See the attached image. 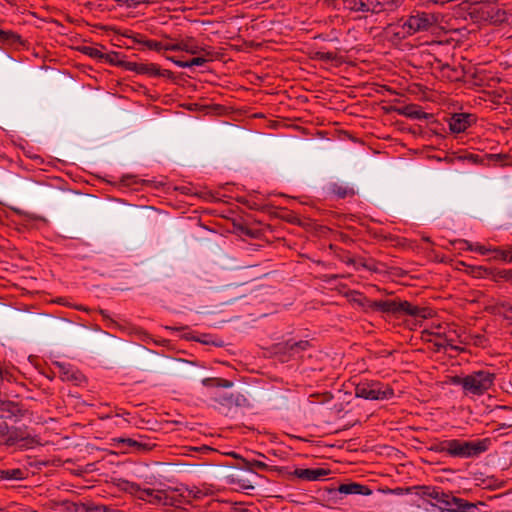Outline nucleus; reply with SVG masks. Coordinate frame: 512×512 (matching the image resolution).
I'll use <instances>...</instances> for the list:
<instances>
[{
	"label": "nucleus",
	"mask_w": 512,
	"mask_h": 512,
	"mask_svg": "<svg viewBox=\"0 0 512 512\" xmlns=\"http://www.w3.org/2000/svg\"><path fill=\"white\" fill-rule=\"evenodd\" d=\"M118 486L121 490L152 505L176 506L178 502L177 495L172 489L141 488L139 484L128 480H120Z\"/></svg>",
	"instance_id": "nucleus-1"
},
{
	"label": "nucleus",
	"mask_w": 512,
	"mask_h": 512,
	"mask_svg": "<svg viewBox=\"0 0 512 512\" xmlns=\"http://www.w3.org/2000/svg\"><path fill=\"white\" fill-rule=\"evenodd\" d=\"M496 375L488 370H478L466 376H453L451 383L462 387L465 395L481 396L494 385Z\"/></svg>",
	"instance_id": "nucleus-2"
},
{
	"label": "nucleus",
	"mask_w": 512,
	"mask_h": 512,
	"mask_svg": "<svg viewBox=\"0 0 512 512\" xmlns=\"http://www.w3.org/2000/svg\"><path fill=\"white\" fill-rule=\"evenodd\" d=\"M369 307L383 313L405 314L423 319L430 315L428 308L413 305L408 301L379 300L371 302Z\"/></svg>",
	"instance_id": "nucleus-3"
},
{
	"label": "nucleus",
	"mask_w": 512,
	"mask_h": 512,
	"mask_svg": "<svg viewBox=\"0 0 512 512\" xmlns=\"http://www.w3.org/2000/svg\"><path fill=\"white\" fill-rule=\"evenodd\" d=\"M439 20V14L414 10L403 22L401 27L405 35L411 36L416 33L427 32L437 27Z\"/></svg>",
	"instance_id": "nucleus-4"
},
{
	"label": "nucleus",
	"mask_w": 512,
	"mask_h": 512,
	"mask_svg": "<svg viewBox=\"0 0 512 512\" xmlns=\"http://www.w3.org/2000/svg\"><path fill=\"white\" fill-rule=\"evenodd\" d=\"M355 395L366 400H388L394 396V390L378 381H361L355 387Z\"/></svg>",
	"instance_id": "nucleus-5"
},
{
	"label": "nucleus",
	"mask_w": 512,
	"mask_h": 512,
	"mask_svg": "<svg viewBox=\"0 0 512 512\" xmlns=\"http://www.w3.org/2000/svg\"><path fill=\"white\" fill-rule=\"evenodd\" d=\"M311 344L308 340H287L276 346V353L281 361H288L290 358L300 357L302 353L308 350Z\"/></svg>",
	"instance_id": "nucleus-6"
},
{
	"label": "nucleus",
	"mask_w": 512,
	"mask_h": 512,
	"mask_svg": "<svg viewBox=\"0 0 512 512\" xmlns=\"http://www.w3.org/2000/svg\"><path fill=\"white\" fill-rule=\"evenodd\" d=\"M21 442L23 443L22 446L24 447H32L34 444L38 443L35 438L29 436L21 429L9 428V433L6 435L5 444L11 446Z\"/></svg>",
	"instance_id": "nucleus-7"
},
{
	"label": "nucleus",
	"mask_w": 512,
	"mask_h": 512,
	"mask_svg": "<svg viewBox=\"0 0 512 512\" xmlns=\"http://www.w3.org/2000/svg\"><path fill=\"white\" fill-rule=\"evenodd\" d=\"M214 401L227 408L241 407L247 404V398L241 393H219L214 397Z\"/></svg>",
	"instance_id": "nucleus-8"
},
{
	"label": "nucleus",
	"mask_w": 512,
	"mask_h": 512,
	"mask_svg": "<svg viewBox=\"0 0 512 512\" xmlns=\"http://www.w3.org/2000/svg\"><path fill=\"white\" fill-rule=\"evenodd\" d=\"M475 121V117L471 114L456 113L449 121V128L454 133L464 132Z\"/></svg>",
	"instance_id": "nucleus-9"
},
{
	"label": "nucleus",
	"mask_w": 512,
	"mask_h": 512,
	"mask_svg": "<svg viewBox=\"0 0 512 512\" xmlns=\"http://www.w3.org/2000/svg\"><path fill=\"white\" fill-rule=\"evenodd\" d=\"M330 470L324 468L295 469L292 475L305 481H318L324 479Z\"/></svg>",
	"instance_id": "nucleus-10"
},
{
	"label": "nucleus",
	"mask_w": 512,
	"mask_h": 512,
	"mask_svg": "<svg viewBox=\"0 0 512 512\" xmlns=\"http://www.w3.org/2000/svg\"><path fill=\"white\" fill-rule=\"evenodd\" d=\"M490 443H491V441L489 438H484V439L476 440V441H465L464 458L476 457V456L486 452L489 448Z\"/></svg>",
	"instance_id": "nucleus-11"
},
{
	"label": "nucleus",
	"mask_w": 512,
	"mask_h": 512,
	"mask_svg": "<svg viewBox=\"0 0 512 512\" xmlns=\"http://www.w3.org/2000/svg\"><path fill=\"white\" fill-rule=\"evenodd\" d=\"M213 56H214V52L210 49V55H206L205 53H200L196 57L192 58L189 61L178 60L173 56H167L166 59L173 62L178 67L190 68L192 66H203L209 60H212Z\"/></svg>",
	"instance_id": "nucleus-12"
},
{
	"label": "nucleus",
	"mask_w": 512,
	"mask_h": 512,
	"mask_svg": "<svg viewBox=\"0 0 512 512\" xmlns=\"http://www.w3.org/2000/svg\"><path fill=\"white\" fill-rule=\"evenodd\" d=\"M376 0H346L351 11L377 14Z\"/></svg>",
	"instance_id": "nucleus-13"
},
{
	"label": "nucleus",
	"mask_w": 512,
	"mask_h": 512,
	"mask_svg": "<svg viewBox=\"0 0 512 512\" xmlns=\"http://www.w3.org/2000/svg\"><path fill=\"white\" fill-rule=\"evenodd\" d=\"M398 113L407 118L414 120H424L432 117V114L426 113L422 110V108L417 104H409L399 108Z\"/></svg>",
	"instance_id": "nucleus-14"
},
{
	"label": "nucleus",
	"mask_w": 512,
	"mask_h": 512,
	"mask_svg": "<svg viewBox=\"0 0 512 512\" xmlns=\"http://www.w3.org/2000/svg\"><path fill=\"white\" fill-rule=\"evenodd\" d=\"M128 71H134L138 74H146L150 76H164L165 72H161L159 66L156 64H143L131 62V64H127Z\"/></svg>",
	"instance_id": "nucleus-15"
},
{
	"label": "nucleus",
	"mask_w": 512,
	"mask_h": 512,
	"mask_svg": "<svg viewBox=\"0 0 512 512\" xmlns=\"http://www.w3.org/2000/svg\"><path fill=\"white\" fill-rule=\"evenodd\" d=\"M337 490L345 495H370L372 493L368 486L355 482L340 484Z\"/></svg>",
	"instance_id": "nucleus-16"
},
{
	"label": "nucleus",
	"mask_w": 512,
	"mask_h": 512,
	"mask_svg": "<svg viewBox=\"0 0 512 512\" xmlns=\"http://www.w3.org/2000/svg\"><path fill=\"white\" fill-rule=\"evenodd\" d=\"M180 51H185L191 55H198L200 53L210 55V47L199 46L192 37H187L180 41Z\"/></svg>",
	"instance_id": "nucleus-17"
},
{
	"label": "nucleus",
	"mask_w": 512,
	"mask_h": 512,
	"mask_svg": "<svg viewBox=\"0 0 512 512\" xmlns=\"http://www.w3.org/2000/svg\"><path fill=\"white\" fill-rule=\"evenodd\" d=\"M119 444L126 445L129 448H133L135 451L145 452L150 451L154 447V444L145 442L140 437V440L132 439V438H118L114 439Z\"/></svg>",
	"instance_id": "nucleus-18"
},
{
	"label": "nucleus",
	"mask_w": 512,
	"mask_h": 512,
	"mask_svg": "<svg viewBox=\"0 0 512 512\" xmlns=\"http://www.w3.org/2000/svg\"><path fill=\"white\" fill-rule=\"evenodd\" d=\"M59 368L60 378L63 381L75 382L79 383L82 380V375L76 371H74L69 365L56 363Z\"/></svg>",
	"instance_id": "nucleus-19"
},
{
	"label": "nucleus",
	"mask_w": 512,
	"mask_h": 512,
	"mask_svg": "<svg viewBox=\"0 0 512 512\" xmlns=\"http://www.w3.org/2000/svg\"><path fill=\"white\" fill-rule=\"evenodd\" d=\"M27 476V471L21 468L13 469H0V482L12 480H24Z\"/></svg>",
	"instance_id": "nucleus-20"
},
{
	"label": "nucleus",
	"mask_w": 512,
	"mask_h": 512,
	"mask_svg": "<svg viewBox=\"0 0 512 512\" xmlns=\"http://www.w3.org/2000/svg\"><path fill=\"white\" fill-rule=\"evenodd\" d=\"M243 462H244L245 468L249 471H251L252 468H254V467L261 471H275V472H279V473L282 471V469L277 466H271V465L266 464L263 461H259V460H255V459H252V460L243 459Z\"/></svg>",
	"instance_id": "nucleus-21"
},
{
	"label": "nucleus",
	"mask_w": 512,
	"mask_h": 512,
	"mask_svg": "<svg viewBox=\"0 0 512 512\" xmlns=\"http://www.w3.org/2000/svg\"><path fill=\"white\" fill-rule=\"evenodd\" d=\"M103 60L112 65L123 67L126 70H127V64H131L130 61L123 60L122 54L119 52H116V51H111L109 53H105Z\"/></svg>",
	"instance_id": "nucleus-22"
},
{
	"label": "nucleus",
	"mask_w": 512,
	"mask_h": 512,
	"mask_svg": "<svg viewBox=\"0 0 512 512\" xmlns=\"http://www.w3.org/2000/svg\"><path fill=\"white\" fill-rule=\"evenodd\" d=\"M465 441L459 439H451L449 440V455L452 457L464 458L465 449H464Z\"/></svg>",
	"instance_id": "nucleus-23"
},
{
	"label": "nucleus",
	"mask_w": 512,
	"mask_h": 512,
	"mask_svg": "<svg viewBox=\"0 0 512 512\" xmlns=\"http://www.w3.org/2000/svg\"><path fill=\"white\" fill-rule=\"evenodd\" d=\"M377 14L387 11H394L401 5V0H376Z\"/></svg>",
	"instance_id": "nucleus-24"
},
{
	"label": "nucleus",
	"mask_w": 512,
	"mask_h": 512,
	"mask_svg": "<svg viewBox=\"0 0 512 512\" xmlns=\"http://www.w3.org/2000/svg\"><path fill=\"white\" fill-rule=\"evenodd\" d=\"M456 338L459 343H465V340L461 338V335L456 334V331H448V333H445V341L447 345H449V348L455 351H462L460 347L454 345Z\"/></svg>",
	"instance_id": "nucleus-25"
},
{
	"label": "nucleus",
	"mask_w": 512,
	"mask_h": 512,
	"mask_svg": "<svg viewBox=\"0 0 512 512\" xmlns=\"http://www.w3.org/2000/svg\"><path fill=\"white\" fill-rule=\"evenodd\" d=\"M337 257L341 262H343L347 265H353V266H355L356 269H358L359 266L368 268V266L363 262L357 263L356 260L351 256V254L347 251H342L341 253H339L337 255Z\"/></svg>",
	"instance_id": "nucleus-26"
},
{
	"label": "nucleus",
	"mask_w": 512,
	"mask_h": 512,
	"mask_svg": "<svg viewBox=\"0 0 512 512\" xmlns=\"http://www.w3.org/2000/svg\"><path fill=\"white\" fill-rule=\"evenodd\" d=\"M331 192L338 198H345L347 196H352L354 194V190L352 188L342 186L339 184H333L331 186Z\"/></svg>",
	"instance_id": "nucleus-27"
},
{
	"label": "nucleus",
	"mask_w": 512,
	"mask_h": 512,
	"mask_svg": "<svg viewBox=\"0 0 512 512\" xmlns=\"http://www.w3.org/2000/svg\"><path fill=\"white\" fill-rule=\"evenodd\" d=\"M183 372L190 378H198L200 376L199 367L195 363H191L188 361H182Z\"/></svg>",
	"instance_id": "nucleus-28"
},
{
	"label": "nucleus",
	"mask_w": 512,
	"mask_h": 512,
	"mask_svg": "<svg viewBox=\"0 0 512 512\" xmlns=\"http://www.w3.org/2000/svg\"><path fill=\"white\" fill-rule=\"evenodd\" d=\"M476 508L475 504L461 498V503L453 504L450 512H472Z\"/></svg>",
	"instance_id": "nucleus-29"
},
{
	"label": "nucleus",
	"mask_w": 512,
	"mask_h": 512,
	"mask_svg": "<svg viewBox=\"0 0 512 512\" xmlns=\"http://www.w3.org/2000/svg\"><path fill=\"white\" fill-rule=\"evenodd\" d=\"M20 40V36L12 31H5L0 29V43H16Z\"/></svg>",
	"instance_id": "nucleus-30"
},
{
	"label": "nucleus",
	"mask_w": 512,
	"mask_h": 512,
	"mask_svg": "<svg viewBox=\"0 0 512 512\" xmlns=\"http://www.w3.org/2000/svg\"><path fill=\"white\" fill-rule=\"evenodd\" d=\"M81 52L83 54L91 57V58L99 59V60H103L104 59V54H105L101 50H99L98 48L92 47V46H84V47H82Z\"/></svg>",
	"instance_id": "nucleus-31"
},
{
	"label": "nucleus",
	"mask_w": 512,
	"mask_h": 512,
	"mask_svg": "<svg viewBox=\"0 0 512 512\" xmlns=\"http://www.w3.org/2000/svg\"><path fill=\"white\" fill-rule=\"evenodd\" d=\"M463 243L467 245V250L478 252L481 255H486L493 250V248H487L486 246L480 245L479 243L471 244L467 240H463Z\"/></svg>",
	"instance_id": "nucleus-32"
},
{
	"label": "nucleus",
	"mask_w": 512,
	"mask_h": 512,
	"mask_svg": "<svg viewBox=\"0 0 512 512\" xmlns=\"http://www.w3.org/2000/svg\"><path fill=\"white\" fill-rule=\"evenodd\" d=\"M413 489L419 490L418 495L421 497H429L432 499V495H434L437 487L433 486H415Z\"/></svg>",
	"instance_id": "nucleus-33"
},
{
	"label": "nucleus",
	"mask_w": 512,
	"mask_h": 512,
	"mask_svg": "<svg viewBox=\"0 0 512 512\" xmlns=\"http://www.w3.org/2000/svg\"><path fill=\"white\" fill-rule=\"evenodd\" d=\"M492 252L495 254L494 259L503 261H509V258L512 256V249L502 250L500 248H493Z\"/></svg>",
	"instance_id": "nucleus-34"
},
{
	"label": "nucleus",
	"mask_w": 512,
	"mask_h": 512,
	"mask_svg": "<svg viewBox=\"0 0 512 512\" xmlns=\"http://www.w3.org/2000/svg\"><path fill=\"white\" fill-rule=\"evenodd\" d=\"M337 58V54L335 52H324V51H317L315 53V59L320 61H333Z\"/></svg>",
	"instance_id": "nucleus-35"
},
{
	"label": "nucleus",
	"mask_w": 512,
	"mask_h": 512,
	"mask_svg": "<svg viewBox=\"0 0 512 512\" xmlns=\"http://www.w3.org/2000/svg\"><path fill=\"white\" fill-rule=\"evenodd\" d=\"M449 440H443L436 444H434L431 447L432 451L439 452V453H447L449 455Z\"/></svg>",
	"instance_id": "nucleus-36"
},
{
	"label": "nucleus",
	"mask_w": 512,
	"mask_h": 512,
	"mask_svg": "<svg viewBox=\"0 0 512 512\" xmlns=\"http://www.w3.org/2000/svg\"><path fill=\"white\" fill-rule=\"evenodd\" d=\"M145 47L149 50L161 52L163 50L164 43L156 40L147 39L145 41Z\"/></svg>",
	"instance_id": "nucleus-37"
},
{
	"label": "nucleus",
	"mask_w": 512,
	"mask_h": 512,
	"mask_svg": "<svg viewBox=\"0 0 512 512\" xmlns=\"http://www.w3.org/2000/svg\"><path fill=\"white\" fill-rule=\"evenodd\" d=\"M0 410L8 411L9 413H11L13 415H15L16 413H18L20 411L18 405L11 401L2 402L1 406H0Z\"/></svg>",
	"instance_id": "nucleus-38"
},
{
	"label": "nucleus",
	"mask_w": 512,
	"mask_h": 512,
	"mask_svg": "<svg viewBox=\"0 0 512 512\" xmlns=\"http://www.w3.org/2000/svg\"><path fill=\"white\" fill-rule=\"evenodd\" d=\"M457 502L461 503V498L448 494V498H446L445 502L442 504L444 506L442 509L450 512V509L453 508V504H457Z\"/></svg>",
	"instance_id": "nucleus-39"
},
{
	"label": "nucleus",
	"mask_w": 512,
	"mask_h": 512,
	"mask_svg": "<svg viewBox=\"0 0 512 512\" xmlns=\"http://www.w3.org/2000/svg\"><path fill=\"white\" fill-rule=\"evenodd\" d=\"M448 494L449 493H446L442 489L437 487L434 495H432V499L436 500L440 504H443L445 502V499L448 498Z\"/></svg>",
	"instance_id": "nucleus-40"
},
{
	"label": "nucleus",
	"mask_w": 512,
	"mask_h": 512,
	"mask_svg": "<svg viewBox=\"0 0 512 512\" xmlns=\"http://www.w3.org/2000/svg\"><path fill=\"white\" fill-rule=\"evenodd\" d=\"M115 2L120 6H125L127 8H136L141 2L138 0H115Z\"/></svg>",
	"instance_id": "nucleus-41"
},
{
	"label": "nucleus",
	"mask_w": 512,
	"mask_h": 512,
	"mask_svg": "<svg viewBox=\"0 0 512 512\" xmlns=\"http://www.w3.org/2000/svg\"><path fill=\"white\" fill-rule=\"evenodd\" d=\"M9 433V427L6 422L0 423V442L5 443L6 435Z\"/></svg>",
	"instance_id": "nucleus-42"
},
{
	"label": "nucleus",
	"mask_w": 512,
	"mask_h": 512,
	"mask_svg": "<svg viewBox=\"0 0 512 512\" xmlns=\"http://www.w3.org/2000/svg\"><path fill=\"white\" fill-rule=\"evenodd\" d=\"M163 50L165 51H180V41L174 44L164 43Z\"/></svg>",
	"instance_id": "nucleus-43"
},
{
	"label": "nucleus",
	"mask_w": 512,
	"mask_h": 512,
	"mask_svg": "<svg viewBox=\"0 0 512 512\" xmlns=\"http://www.w3.org/2000/svg\"><path fill=\"white\" fill-rule=\"evenodd\" d=\"M129 38H131L134 43L142 44L144 46H145V41L147 40L142 34H135V35L129 36Z\"/></svg>",
	"instance_id": "nucleus-44"
},
{
	"label": "nucleus",
	"mask_w": 512,
	"mask_h": 512,
	"mask_svg": "<svg viewBox=\"0 0 512 512\" xmlns=\"http://www.w3.org/2000/svg\"><path fill=\"white\" fill-rule=\"evenodd\" d=\"M498 276L504 279H512V270H501L498 272Z\"/></svg>",
	"instance_id": "nucleus-45"
},
{
	"label": "nucleus",
	"mask_w": 512,
	"mask_h": 512,
	"mask_svg": "<svg viewBox=\"0 0 512 512\" xmlns=\"http://www.w3.org/2000/svg\"><path fill=\"white\" fill-rule=\"evenodd\" d=\"M65 505L67 506V510L77 512L79 505L77 503L73 502H65Z\"/></svg>",
	"instance_id": "nucleus-46"
},
{
	"label": "nucleus",
	"mask_w": 512,
	"mask_h": 512,
	"mask_svg": "<svg viewBox=\"0 0 512 512\" xmlns=\"http://www.w3.org/2000/svg\"><path fill=\"white\" fill-rule=\"evenodd\" d=\"M435 346L437 347V350H440L441 348L449 347V345H447V343L445 341V337L440 342H436Z\"/></svg>",
	"instance_id": "nucleus-47"
},
{
	"label": "nucleus",
	"mask_w": 512,
	"mask_h": 512,
	"mask_svg": "<svg viewBox=\"0 0 512 512\" xmlns=\"http://www.w3.org/2000/svg\"><path fill=\"white\" fill-rule=\"evenodd\" d=\"M425 3H433V4H440L444 5L446 3V0H422Z\"/></svg>",
	"instance_id": "nucleus-48"
},
{
	"label": "nucleus",
	"mask_w": 512,
	"mask_h": 512,
	"mask_svg": "<svg viewBox=\"0 0 512 512\" xmlns=\"http://www.w3.org/2000/svg\"><path fill=\"white\" fill-rule=\"evenodd\" d=\"M159 0H138V2H141V4H149V3H155Z\"/></svg>",
	"instance_id": "nucleus-49"
},
{
	"label": "nucleus",
	"mask_w": 512,
	"mask_h": 512,
	"mask_svg": "<svg viewBox=\"0 0 512 512\" xmlns=\"http://www.w3.org/2000/svg\"><path fill=\"white\" fill-rule=\"evenodd\" d=\"M211 381H212L211 378H205V379L202 380V383H203V385L208 386Z\"/></svg>",
	"instance_id": "nucleus-50"
},
{
	"label": "nucleus",
	"mask_w": 512,
	"mask_h": 512,
	"mask_svg": "<svg viewBox=\"0 0 512 512\" xmlns=\"http://www.w3.org/2000/svg\"><path fill=\"white\" fill-rule=\"evenodd\" d=\"M222 386L223 387H231L232 386V382H230L228 380H223Z\"/></svg>",
	"instance_id": "nucleus-51"
},
{
	"label": "nucleus",
	"mask_w": 512,
	"mask_h": 512,
	"mask_svg": "<svg viewBox=\"0 0 512 512\" xmlns=\"http://www.w3.org/2000/svg\"><path fill=\"white\" fill-rule=\"evenodd\" d=\"M503 307H505L507 312H511L512 313V305L507 304V305H503Z\"/></svg>",
	"instance_id": "nucleus-52"
},
{
	"label": "nucleus",
	"mask_w": 512,
	"mask_h": 512,
	"mask_svg": "<svg viewBox=\"0 0 512 512\" xmlns=\"http://www.w3.org/2000/svg\"><path fill=\"white\" fill-rule=\"evenodd\" d=\"M161 72H165L164 76L170 77L172 75V72L170 70H161Z\"/></svg>",
	"instance_id": "nucleus-53"
},
{
	"label": "nucleus",
	"mask_w": 512,
	"mask_h": 512,
	"mask_svg": "<svg viewBox=\"0 0 512 512\" xmlns=\"http://www.w3.org/2000/svg\"><path fill=\"white\" fill-rule=\"evenodd\" d=\"M422 240H423V241H425V242H427V243H432V241H431L430 237H428V236H423V237H422Z\"/></svg>",
	"instance_id": "nucleus-54"
},
{
	"label": "nucleus",
	"mask_w": 512,
	"mask_h": 512,
	"mask_svg": "<svg viewBox=\"0 0 512 512\" xmlns=\"http://www.w3.org/2000/svg\"><path fill=\"white\" fill-rule=\"evenodd\" d=\"M99 510H100L101 512H108L109 508H108L107 506H101V507L99 508Z\"/></svg>",
	"instance_id": "nucleus-55"
},
{
	"label": "nucleus",
	"mask_w": 512,
	"mask_h": 512,
	"mask_svg": "<svg viewBox=\"0 0 512 512\" xmlns=\"http://www.w3.org/2000/svg\"><path fill=\"white\" fill-rule=\"evenodd\" d=\"M241 486H242L243 488H253V486H252V485H247V484H245V483H242V484H241Z\"/></svg>",
	"instance_id": "nucleus-56"
},
{
	"label": "nucleus",
	"mask_w": 512,
	"mask_h": 512,
	"mask_svg": "<svg viewBox=\"0 0 512 512\" xmlns=\"http://www.w3.org/2000/svg\"><path fill=\"white\" fill-rule=\"evenodd\" d=\"M232 455H233V457H235V458H239V456H238L236 453H233Z\"/></svg>",
	"instance_id": "nucleus-57"
},
{
	"label": "nucleus",
	"mask_w": 512,
	"mask_h": 512,
	"mask_svg": "<svg viewBox=\"0 0 512 512\" xmlns=\"http://www.w3.org/2000/svg\"><path fill=\"white\" fill-rule=\"evenodd\" d=\"M400 491H402V489H401V488H398V489H397V494H400Z\"/></svg>",
	"instance_id": "nucleus-58"
},
{
	"label": "nucleus",
	"mask_w": 512,
	"mask_h": 512,
	"mask_svg": "<svg viewBox=\"0 0 512 512\" xmlns=\"http://www.w3.org/2000/svg\"><path fill=\"white\" fill-rule=\"evenodd\" d=\"M400 491H402V489H401V488H398V489H397V494H400Z\"/></svg>",
	"instance_id": "nucleus-59"
},
{
	"label": "nucleus",
	"mask_w": 512,
	"mask_h": 512,
	"mask_svg": "<svg viewBox=\"0 0 512 512\" xmlns=\"http://www.w3.org/2000/svg\"><path fill=\"white\" fill-rule=\"evenodd\" d=\"M400 491H402V489H401V488H398V489H397V494H400Z\"/></svg>",
	"instance_id": "nucleus-60"
},
{
	"label": "nucleus",
	"mask_w": 512,
	"mask_h": 512,
	"mask_svg": "<svg viewBox=\"0 0 512 512\" xmlns=\"http://www.w3.org/2000/svg\"><path fill=\"white\" fill-rule=\"evenodd\" d=\"M7 3L12 4V0H5Z\"/></svg>",
	"instance_id": "nucleus-61"
}]
</instances>
